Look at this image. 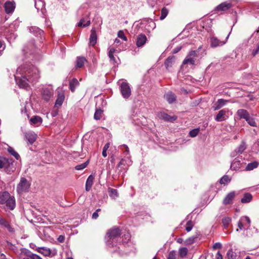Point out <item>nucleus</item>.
<instances>
[{
  "label": "nucleus",
  "instance_id": "423d86ee",
  "mask_svg": "<svg viewBox=\"0 0 259 259\" xmlns=\"http://www.w3.org/2000/svg\"><path fill=\"white\" fill-rule=\"evenodd\" d=\"M30 186V183L25 178H21L17 187V191L19 194L28 192Z\"/></svg>",
  "mask_w": 259,
  "mask_h": 259
},
{
  "label": "nucleus",
  "instance_id": "7c9ffc66",
  "mask_svg": "<svg viewBox=\"0 0 259 259\" xmlns=\"http://www.w3.org/2000/svg\"><path fill=\"white\" fill-rule=\"evenodd\" d=\"M79 82L76 78H73L69 82V89L72 92H74L77 87L79 85Z\"/></svg>",
  "mask_w": 259,
  "mask_h": 259
},
{
  "label": "nucleus",
  "instance_id": "aec40b11",
  "mask_svg": "<svg viewBox=\"0 0 259 259\" xmlns=\"http://www.w3.org/2000/svg\"><path fill=\"white\" fill-rule=\"evenodd\" d=\"M97 35L96 30L95 28H92L91 31L90 37V45L94 46L97 43Z\"/></svg>",
  "mask_w": 259,
  "mask_h": 259
},
{
  "label": "nucleus",
  "instance_id": "4468645a",
  "mask_svg": "<svg viewBox=\"0 0 259 259\" xmlns=\"http://www.w3.org/2000/svg\"><path fill=\"white\" fill-rule=\"evenodd\" d=\"M147 41V37L144 34H140L137 36L136 45L138 47H143Z\"/></svg>",
  "mask_w": 259,
  "mask_h": 259
},
{
  "label": "nucleus",
  "instance_id": "052dcab7",
  "mask_svg": "<svg viewBox=\"0 0 259 259\" xmlns=\"http://www.w3.org/2000/svg\"><path fill=\"white\" fill-rule=\"evenodd\" d=\"M5 49V45L4 43H3L0 40V56L2 54V52Z\"/></svg>",
  "mask_w": 259,
  "mask_h": 259
},
{
  "label": "nucleus",
  "instance_id": "f3484780",
  "mask_svg": "<svg viewBox=\"0 0 259 259\" xmlns=\"http://www.w3.org/2000/svg\"><path fill=\"white\" fill-rule=\"evenodd\" d=\"M226 119V110L225 109L220 110L214 118L215 120L218 122L224 121Z\"/></svg>",
  "mask_w": 259,
  "mask_h": 259
},
{
  "label": "nucleus",
  "instance_id": "72a5a7b5",
  "mask_svg": "<svg viewBox=\"0 0 259 259\" xmlns=\"http://www.w3.org/2000/svg\"><path fill=\"white\" fill-rule=\"evenodd\" d=\"M175 56H170L166 59L164 62V65L167 69H168L169 67H171L172 65L175 62Z\"/></svg>",
  "mask_w": 259,
  "mask_h": 259
},
{
  "label": "nucleus",
  "instance_id": "864d4df0",
  "mask_svg": "<svg viewBox=\"0 0 259 259\" xmlns=\"http://www.w3.org/2000/svg\"><path fill=\"white\" fill-rule=\"evenodd\" d=\"M199 132V128H194L189 132V135L191 137L194 138L195 137Z\"/></svg>",
  "mask_w": 259,
  "mask_h": 259
},
{
  "label": "nucleus",
  "instance_id": "bf43d9fd",
  "mask_svg": "<svg viewBox=\"0 0 259 259\" xmlns=\"http://www.w3.org/2000/svg\"><path fill=\"white\" fill-rule=\"evenodd\" d=\"M156 2L157 0H147L148 5L151 7H153L155 5Z\"/></svg>",
  "mask_w": 259,
  "mask_h": 259
},
{
  "label": "nucleus",
  "instance_id": "6ab92c4d",
  "mask_svg": "<svg viewBox=\"0 0 259 259\" xmlns=\"http://www.w3.org/2000/svg\"><path fill=\"white\" fill-rule=\"evenodd\" d=\"M246 149V145L244 141H242L239 146L236 149L234 152L232 153V156H235L237 153L241 154Z\"/></svg>",
  "mask_w": 259,
  "mask_h": 259
},
{
  "label": "nucleus",
  "instance_id": "e433bc0d",
  "mask_svg": "<svg viewBox=\"0 0 259 259\" xmlns=\"http://www.w3.org/2000/svg\"><path fill=\"white\" fill-rule=\"evenodd\" d=\"M64 96L63 93H59L55 102V106H61L64 101Z\"/></svg>",
  "mask_w": 259,
  "mask_h": 259
},
{
  "label": "nucleus",
  "instance_id": "de8ad7c7",
  "mask_svg": "<svg viewBox=\"0 0 259 259\" xmlns=\"http://www.w3.org/2000/svg\"><path fill=\"white\" fill-rule=\"evenodd\" d=\"M231 181V179L227 175L224 176L220 180V183L221 184H226Z\"/></svg>",
  "mask_w": 259,
  "mask_h": 259
},
{
  "label": "nucleus",
  "instance_id": "49530a36",
  "mask_svg": "<svg viewBox=\"0 0 259 259\" xmlns=\"http://www.w3.org/2000/svg\"><path fill=\"white\" fill-rule=\"evenodd\" d=\"M89 163V161L87 160V161H85L84 163L77 165L76 166H75V169L78 170H82L87 166Z\"/></svg>",
  "mask_w": 259,
  "mask_h": 259
},
{
  "label": "nucleus",
  "instance_id": "4be33fe9",
  "mask_svg": "<svg viewBox=\"0 0 259 259\" xmlns=\"http://www.w3.org/2000/svg\"><path fill=\"white\" fill-rule=\"evenodd\" d=\"M0 226L7 228L10 232H13L14 231V229L11 227L9 223L1 217H0Z\"/></svg>",
  "mask_w": 259,
  "mask_h": 259
},
{
  "label": "nucleus",
  "instance_id": "ea45409f",
  "mask_svg": "<svg viewBox=\"0 0 259 259\" xmlns=\"http://www.w3.org/2000/svg\"><path fill=\"white\" fill-rule=\"evenodd\" d=\"M109 195L112 199H116L118 196V191L116 189L110 188L109 190Z\"/></svg>",
  "mask_w": 259,
  "mask_h": 259
},
{
  "label": "nucleus",
  "instance_id": "7ed1b4c3",
  "mask_svg": "<svg viewBox=\"0 0 259 259\" xmlns=\"http://www.w3.org/2000/svg\"><path fill=\"white\" fill-rule=\"evenodd\" d=\"M0 168H4L8 174H11L16 169V163L12 158L0 156Z\"/></svg>",
  "mask_w": 259,
  "mask_h": 259
},
{
  "label": "nucleus",
  "instance_id": "774afa93",
  "mask_svg": "<svg viewBox=\"0 0 259 259\" xmlns=\"http://www.w3.org/2000/svg\"><path fill=\"white\" fill-rule=\"evenodd\" d=\"M149 23L151 24V28L152 29H153L155 27V23L152 21V19H150L149 20Z\"/></svg>",
  "mask_w": 259,
  "mask_h": 259
},
{
  "label": "nucleus",
  "instance_id": "5701e85b",
  "mask_svg": "<svg viewBox=\"0 0 259 259\" xmlns=\"http://www.w3.org/2000/svg\"><path fill=\"white\" fill-rule=\"evenodd\" d=\"M228 102V100H226L223 99H219L214 104V105L213 106V108L214 110H219L223 106H224Z\"/></svg>",
  "mask_w": 259,
  "mask_h": 259
},
{
  "label": "nucleus",
  "instance_id": "58836bf2",
  "mask_svg": "<svg viewBox=\"0 0 259 259\" xmlns=\"http://www.w3.org/2000/svg\"><path fill=\"white\" fill-rule=\"evenodd\" d=\"M8 151L10 154L15 157L17 160H18L20 158L19 154L12 147L8 146Z\"/></svg>",
  "mask_w": 259,
  "mask_h": 259
},
{
  "label": "nucleus",
  "instance_id": "3c124183",
  "mask_svg": "<svg viewBox=\"0 0 259 259\" xmlns=\"http://www.w3.org/2000/svg\"><path fill=\"white\" fill-rule=\"evenodd\" d=\"M168 10L165 8H163L161 10V16L160 17V19L161 20H163L167 16L168 14Z\"/></svg>",
  "mask_w": 259,
  "mask_h": 259
},
{
  "label": "nucleus",
  "instance_id": "ddd939ff",
  "mask_svg": "<svg viewBox=\"0 0 259 259\" xmlns=\"http://www.w3.org/2000/svg\"><path fill=\"white\" fill-rule=\"evenodd\" d=\"M35 7L38 12L40 11L42 15H45L46 8L44 0H35Z\"/></svg>",
  "mask_w": 259,
  "mask_h": 259
},
{
  "label": "nucleus",
  "instance_id": "bb28decb",
  "mask_svg": "<svg viewBox=\"0 0 259 259\" xmlns=\"http://www.w3.org/2000/svg\"><path fill=\"white\" fill-rule=\"evenodd\" d=\"M95 177L93 175H91L88 178L86 183H85V190L87 191H89L92 188V187L93 184L94 180Z\"/></svg>",
  "mask_w": 259,
  "mask_h": 259
},
{
  "label": "nucleus",
  "instance_id": "37998d69",
  "mask_svg": "<svg viewBox=\"0 0 259 259\" xmlns=\"http://www.w3.org/2000/svg\"><path fill=\"white\" fill-rule=\"evenodd\" d=\"M103 112V110L100 109H96L94 114V119L96 120L100 119L102 117Z\"/></svg>",
  "mask_w": 259,
  "mask_h": 259
},
{
  "label": "nucleus",
  "instance_id": "b1692460",
  "mask_svg": "<svg viewBox=\"0 0 259 259\" xmlns=\"http://www.w3.org/2000/svg\"><path fill=\"white\" fill-rule=\"evenodd\" d=\"M35 250L39 253L45 256H49L51 254V250L50 248L46 247H37Z\"/></svg>",
  "mask_w": 259,
  "mask_h": 259
},
{
  "label": "nucleus",
  "instance_id": "13d9d810",
  "mask_svg": "<svg viewBox=\"0 0 259 259\" xmlns=\"http://www.w3.org/2000/svg\"><path fill=\"white\" fill-rule=\"evenodd\" d=\"M195 241V238L191 237L186 240L185 243L186 245H189L193 243Z\"/></svg>",
  "mask_w": 259,
  "mask_h": 259
},
{
  "label": "nucleus",
  "instance_id": "cd10ccee",
  "mask_svg": "<svg viewBox=\"0 0 259 259\" xmlns=\"http://www.w3.org/2000/svg\"><path fill=\"white\" fill-rule=\"evenodd\" d=\"M237 115L240 118L246 119L249 116L248 111L245 109H239L237 112Z\"/></svg>",
  "mask_w": 259,
  "mask_h": 259
},
{
  "label": "nucleus",
  "instance_id": "a18cd8bd",
  "mask_svg": "<svg viewBox=\"0 0 259 259\" xmlns=\"http://www.w3.org/2000/svg\"><path fill=\"white\" fill-rule=\"evenodd\" d=\"M231 221V218L230 217H225L222 219V223L224 228L227 229Z\"/></svg>",
  "mask_w": 259,
  "mask_h": 259
},
{
  "label": "nucleus",
  "instance_id": "6e6552de",
  "mask_svg": "<svg viewBox=\"0 0 259 259\" xmlns=\"http://www.w3.org/2000/svg\"><path fill=\"white\" fill-rule=\"evenodd\" d=\"M120 91L122 96L127 99L131 95V89L129 84L126 82H122L120 85Z\"/></svg>",
  "mask_w": 259,
  "mask_h": 259
},
{
  "label": "nucleus",
  "instance_id": "f704fd0d",
  "mask_svg": "<svg viewBox=\"0 0 259 259\" xmlns=\"http://www.w3.org/2000/svg\"><path fill=\"white\" fill-rule=\"evenodd\" d=\"M85 62H87V60L84 57H78L76 59V66L78 68H81L83 66Z\"/></svg>",
  "mask_w": 259,
  "mask_h": 259
},
{
  "label": "nucleus",
  "instance_id": "393cba45",
  "mask_svg": "<svg viewBox=\"0 0 259 259\" xmlns=\"http://www.w3.org/2000/svg\"><path fill=\"white\" fill-rule=\"evenodd\" d=\"M116 52H117V50L113 48H111L108 49V56L110 59V61L113 64L117 63V60L114 56V54Z\"/></svg>",
  "mask_w": 259,
  "mask_h": 259
},
{
  "label": "nucleus",
  "instance_id": "4d7b16f0",
  "mask_svg": "<svg viewBox=\"0 0 259 259\" xmlns=\"http://www.w3.org/2000/svg\"><path fill=\"white\" fill-rule=\"evenodd\" d=\"M167 259H176V253L175 250L170 251L168 254Z\"/></svg>",
  "mask_w": 259,
  "mask_h": 259
},
{
  "label": "nucleus",
  "instance_id": "09e8293b",
  "mask_svg": "<svg viewBox=\"0 0 259 259\" xmlns=\"http://www.w3.org/2000/svg\"><path fill=\"white\" fill-rule=\"evenodd\" d=\"M228 259H235L236 257V253L234 252L232 249H229L227 252Z\"/></svg>",
  "mask_w": 259,
  "mask_h": 259
},
{
  "label": "nucleus",
  "instance_id": "0eeeda50",
  "mask_svg": "<svg viewBox=\"0 0 259 259\" xmlns=\"http://www.w3.org/2000/svg\"><path fill=\"white\" fill-rule=\"evenodd\" d=\"M231 32L228 34L224 40H221L215 36H212L210 38V45L211 48H217L224 45L227 41Z\"/></svg>",
  "mask_w": 259,
  "mask_h": 259
},
{
  "label": "nucleus",
  "instance_id": "f03ea898",
  "mask_svg": "<svg viewBox=\"0 0 259 259\" xmlns=\"http://www.w3.org/2000/svg\"><path fill=\"white\" fill-rule=\"evenodd\" d=\"M120 230L118 228H114L110 230L107 233L106 237V245L109 247L116 245L120 238Z\"/></svg>",
  "mask_w": 259,
  "mask_h": 259
},
{
  "label": "nucleus",
  "instance_id": "9d476101",
  "mask_svg": "<svg viewBox=\"0 0 259 259\" xmlns=\"http://www.w3.org/2000/svg\"><path fill=\"white\" fill-rule=\"evenodd\" d=\"M131 119L133 124L140 126L143 124V120L145 119V118L140 114H138L137 113H134L131 116Z\"/></svg>",
  "mask_w": 259,
  "mask_h": 259
},
{
  "label": "nucleus",
  "instance_id": "9b49d317",
  "mask_svg": "<svg viewBox=\"0 0 259 259\" xmlns=\"http://www.w3.org/2000/svg\"><path fill=\"white\" fill-rule=\"evenodd\" d=\"M132 164V161L131 160L130 156H126L121 159L119 163L118 164L117 166L123 169H126L128 166L131 165Z\"/></svg>",
  "mask_w": 259,
  "mask_h": 259
},
{
  "label": "nucleus",
  "instance_id": "473e14b6",
  "mask_svg": "<svg viewBox=\"0 0 259 259\" xmlns=\"http://www.w3.org/2000/svg\"><path fill=\"white\" fill-rule=\"evenodd\" d=\"M158 117L159 118L163 119L165 121H170L171 120H175L176 119V117H171L167 114L164 112H160L158 114Z\"/></svg>",
  "mask_w": 259,
  "mask_h": 259
},
{
  "label": "nucleus",
  "instance_id": "a211bd4d",
  "mask_svg": "<svg viewBox=\"0 0 259 259\" xmlns=\"http://www.w3.org/2000/svg\"><path fill=\"white\" fill-rule=\"evenodd\" d=\"M53 91L52 89L45 88L42 90V96L44 100L48 101L52 97Z\"/></svg>",
  "mask_w": 259,
  "mask_h": 259
},
{
  "label": "nucleus",
  "instance_id": "c9c22d12",
  "mask_svg": "<svg viewBox=\"0 0 259 259\" xmlns=\"http://www.w3.org/2000/svg\"><path fill=\"white\" fill-rule=\"evenodd\" d=\"M42 118L38 116H33L30 119V122L33 124H40L42 123Z\"/></svg>",
  "mask_w": 259,
  "mask_h": 259
},
{
  "label": "nucleus",
  "instance_id": "20e7f679",
  "mask_svg": "<svg viewBox=\"0 0 259 259\" xmlns=\"http://www.w3.org/2000/svg\"><path fill=\"white\" fill-rule=\"evenodd\" d=\"M0 204H5L9 209L13 210L16 206L15 197L7 191L0 193Z\"/></svg>",
  "mask_w": 259,
  "mask_h": 259
},
{
  "label": "nucleus",
  "instance_id": "2eb2a0df",
  "mask_svg": "<svg viewBox=\"0 0 259 259\" xmlns=\"http://www.w3.org/2000/svg\"><path fill=\"white\" fill-rule=\"evenodd\" d=\"M4 7L6 13L12 14L15 8V5L13 2L7 1L5 3Z\"/></svg>",
  "mask_w": 259,
  "mask_h": 259
},
{
  "label": "nucleus",
  "instance_id": "a19ab883",
  "mask_svg": "<svg viewBox=\"0 0 259 259\" xmlns=\"http://www.w3.org/2000/svg\"><path fill=\"white\" fill-rule=\"evenodd\" d=\"M85 21L84 18H82L80 19V21L78 23V26L79 27L83 26V27H85L90 25L91 22L90 20L87 18V20L85 23H84Z\"/></svg>",
  "mask_w": 259,
  "mask_h": 259
},
{
  "label": "nucleus",
  "instance_id": "c756f323",
  "mask_svg": "<svg viewBox=\"0 0 259 259\" xmlns=\"http://www.w3.org/2000/svg\"><path fill=\"white\" fill-rule=\"evenodd\" d=\"M259 162L257 161L249 163L246 166L245 170L246 171L252 170L258 166Z\"/></svg>",
  "mask_w": 259,
  "mask_h": 259
},
{
  "label": "nucleus",
  "instance_id": "c85d7f7f",
  "mask_svg": "<svg viewBox=\"0 0 259 259\" xmlns=\"http://www.w3.org/2000/svg\"><path fill=\"white\" fill-rule=\"evenodd\" d=\"M30 32L35 35H41L44 33L43 30L35 26H31L28 28Z\"/></svg>",
  "mask_w": 259,
  "mask_h": 259
},
{
  "label": "nucleus",
  "instance_id": "8fccbe9b",
  "mask_svg": "<svg viewBox=\"0 0 259 259\" xmlns=\"http://www.w3.org/2000/svg\"><path fill=\"white\" fill-rule=\"evenodd\" d=\"M23 259H42L39 255L34 254V253H29L25 257H24Z\"/></svg>",
  "mask_w": 259,
  "mask_h": 259
},
{
  "label": "nucleus",
  "instance_id": "680f3d73",
  "mask_svg": "<svg viewBox=\"0 0 259 259\" xmlns=\"http://www.w3.org/2000/svg\"><path fill=\"white\" fill-rule=\"evenodd\" d=\"M222 247V245L221 243L220 242H217V243H214L213 245V248L214 249H218V248L220 249V248H221Z\"/></svg>",
  "mask_w": 259,
  "mask_h": 259
},
{
  "label": "nucleus",
  "instance_id": "a878e982",
  "mask_svg": "<svg viewBox=\"0 0 259 259\" xmlns=\"http://www.w3.org/2000/svg\"><path fill=\"white\" fill-rule=\"evenodd\" d=\"M164 98L169 104L173 103L176 100L175 95L171 92L165 94L164 96Z\"/></svg>",
  "mask_w": 259,
  "mask_h": 259
},
{
  "label": "nucleus",
  "instance_id": "5fc2aeb1",
  "mask_svg": "<svg viewBox=\"0 0 259 259\" xmlns=\"http://www.w3.org/2000/svg\"><path fill=\"white\" fill-rule=\"evenodd\" d=\"M193 225L192 222L191 221H188L186 224V230L187 232H190V231L192 230V229L193 228Z\"/></svg>",
  "mask_w": 259,
  "mask_h": 259
},
{
  "label": "nucleus",
  "instance_id": "69168bd1",
  "mask_svg": "<svg viewBox=\"0 0 259 259\" xmlns=\"http://www.w3.org/2000/svg\"><path fill=\"white\" fill-rule=\"evenodd\" d=\"M98 217H99V215L97 211L94 212L92 214V219H93L96 220L98 218Z\"/></svg>",
  "mask_w": 259,
  "mask_h": 259
},
{
  "label": "nucleus",
  "instance_id": "6e6d98bb",
  "mask_svg": "<svg viewBox=\"0 0 259 259\" xmlns=\"http://www.w3.org/2000/svg\"><path fill=\"white\" fill-rule=\"evenodd\" d=\"M118 37L122 39L124 41H127V37L125 36L124 32L122 30H119L117 33Z\"/></svg>",
  "mask_w": 259,
  "mask_h": 259
},
{
  "label": "nucleus",
  "instance_id": "2f4dec72",
  "mask_svg": "<svg viewBox=\"0 0 259 259\" xmlns=\"http://www.w3.org/2000/svg\"><path fill=\"white\" fill-rule=\"evenodd\" d=\"M235 196L234 192H231L228 194L223 200V203L225 205L230 204Z\"/></svg>",
  "mask_w": 259,
  "mask_h": 259
},
{
  "label": "nucleus",
  "instance_id": "f8f14e48",
  "mask_svg": "<svg viewBox=\"0 0 259 259\" xmlns=\"http://www.w3.org/2000/svg\"><path fill=\"white\" fill-rule=\"evenodd\" d=\"M232 6L231 3H222L215 8L214 11L217 13L224 12L230 9L232 7Z\"/></svg>",
  "mask_w": 259,
  "mask_h": 259
},
{
  "label": "nucleus",
  "instance_id": "603ef678",
  "mask_svg": "<svg viewBox=\"0 0 259 259\" xmlns=\"http://www.w3.org/2000/svg\"><path fill=\"white\" fill-rule=\"evenodd\" d=\"M247 123L251 126H256V122L253 118L250 117V116L245 119Z\"/></svg>",
  "mask_w": 259,
  "mask_h": 259
},
{
  "label": "nucleus",
  "instance_id": "1a4fd4ad",
  "mask_svg": "<svg viewBox=\"0 0 259 259\" xmlns=\"http://www.w3.org/2000/svg\"><path fill=\"white\" fill-rule=\"evenodd\" d=\"M251 221L249 217H242L238 222V227L240 230H247L249 229Z\"/></svg>",
  "mask_w": 259,
  "mask_h": 259
},
{
  "label": "nucleus",
  "instance_id": "c03bdc74",
  "mask_svg": "<svg viewBox=\"0 0 259 259\" xmlns=\"http://www.w3.org/2000/svg\"><path fill=\"white\" fill-rule=\"evenodd\" d=\"M119 148L122 151H123V152L125 156L129 155V153H130L129 148L126 145H125V144L122 145L120 146Z\"/></svg>",
  "mask_w": 259,
  "mask_h": 259
},
{
  "label": "nucleus",
  "instance_id": "79ce46f5",
  "mask_svg": "<svg viewBox=\"0 0 259 259\" xmlns=\"http://www.w3.org/2000/svg\"><path fill=\"white\" fill-rule=\"evenodd\" d=\"M188 253V249L186 247H181L179 249V254L182 258L185 257Z\"/></svg>",
  "mask_w": 259,
  "mask_h": 259
},
{
  "label": "nucleus",
  "instance_id": "f257e3e1",
  "mask_svg": "<svg viewBox=\"0 0 259 259\" xmlns=\"http://www.w3.org/2000/svg\"><path fill=\"white\" fill-rule=\"evenodd\" d=\"M14 76L17 84L22 88H27L29 83H35L40 77L39 70L32 65L19 67Z\"/></svg>",
  "mask_w": 259,
  "mask_h": 259
},
{
  "label": "nucleus",
  "instance_id": "4c0bfd02",
  "mask_svg": "<svg viewBox=\"0 0 259 259\" xmlns=\"http://www.w3.org/2000/svg\"><path fill=\"white\" fill-rule=\"evenodd\" d=\"M252 195L250 193H245L243 197L241 199V202L243 203H248L252 199Z\"/></svg>",
  "mask_w": 259,
  "mask_h": 259
},
{
  "label": "nucleus",
  "instance_id": "e2e57ef3",
  "mask_svg": "<svg viewBox=\"0 0 259 259\" xmlns=\"http://www.w3.org/2000/svg\"><path fill=\"white\" fill-rule=\"evenodd\" d=\"M181 49H182L181 46H178V47L175 48L172 50L173 54H176V53H178L181 50Z\"/></svg>",
  "mask_w": 259,
  "mask_h": 259
},
{
  "label": "nucleus",
  "instance_id": "39448f33",
  "mask_svg": "<svg viewBox=\"0 0 259 259\" xmlns=\"http://www.w3.org/2000/svg\"><path fill=\"white\" fill-rule=\"evenodd\" d=\"M201 49V47H199L198 50L191 51L186 56L185 59L183 62V65H196L199 63V51Z\"/></svg>",
  "mask_w": 259,
  "mask_h": 259
},
{
  "label": "nucleus",
  "instance_id": "dca6fc26",
  "mask_svg": "<svg viewBox=\"0 0 259 259\" xmlns=\"http://www.w3.org/2000/svg\"><path fill=\"white\" fill-rule=\"evenodd\" d=\"M243 162H241L239 157L236 158L231 164V169L234 170H238L242 166Z\"/></svg>",
  "mask_w": 259,
  "mask_h": 259
},
{
  "label": "nucleus",
  "instance_id": "412c9836",
  "mask_svg": "<svg viewBox=\"0 0 259 259\" xmlns=\"http://www.w3.org/2000/svg\"><path fill=\"white\" fill-rule=\"evenodd\" d=\"M25 136L30 144H32L35 141L37 137V135L33 132L26 133Z\"/></svg>",
  "mask_w": 259,
  "mask_h": 259
},
{
  "label": "nucleus",
  "instance_id": "338daca9",
  "mask_svg": "<svg viewBox=\"0 0 259 259\" xmlns=\"http://www.w3.org/2000/svg\"><path fill=\"white\" fill-rule=\"evenodd\" d=\"M215 259H223V256L220 251H218L216 254Z\"/></svg>",
  "mask_w": 259,
  "mask_h": 259
},
{
  "label": "nucleus",
  "instance_id": "0e129e2a",
  "mask_svg": "<svg viewBox=\"0 0 259 259\" xmlns=\"http://www.w3.org/2000/svg\"><path fill=\"white\" fill-rule=\"evenodd\" d=\"M57 240L59 242H64V240H65V237H64V236H63V235H60V236H59V237L57 238Z\"/></svg>",
  "mask_w": 259,
  "mask_h": 259
}]
</instances>
